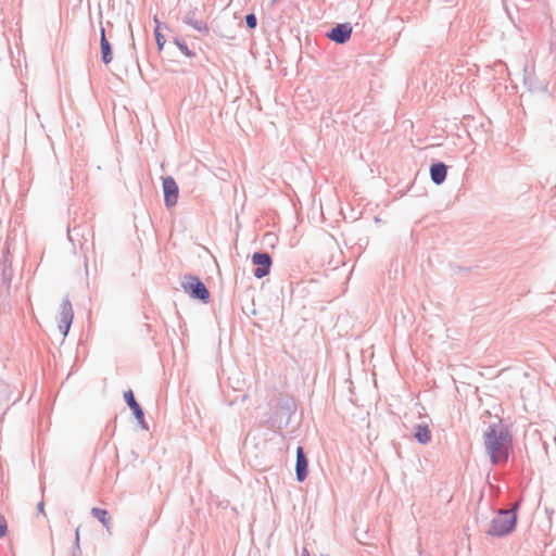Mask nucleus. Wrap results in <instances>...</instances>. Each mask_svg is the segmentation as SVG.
Segmentation results:
<instances>
[{"instance_id":"f257e3e1","label":"nucleus","mask_w":556,"mask_h":556,"mask_svg":"<svg viewBox=\"0 0 556 556\" xmlns=\"http://www.w3.org/2000/svg\"><path fill=\"white\" fill-rule=\"evenodd\" d=\"M511 444V438L503 427H490L484 435V445L492 463L506 460Z\"/></svg>"},{"instance_id":"f03ea898","label":"nucleus","mask_w":556,"mask_h":556,"mask_svg":"<svg viewBox=\"0 0 556 556\" xmlns=\"http://www.w3.org/2000/svg\"><path fill=\"white\" fill-rule=\"evenodd\" d=\"M516 526V514L513 510H501L492 520L489 533L502 536L509 533Z\"/></svg>"},{"instance_id":"7ed1b4c3","label":"nucleus","mask_w":556,"mask_h":556,"mask_svg":"<svg viewBox=\"0 0 556 556\" xmlns=\"http://www.w3.org/2000/svg\"><path fill=\"white\" fill-rule=\"evenodd\" d=\"M184 290L191 294V296L195 299H200L206 302L210 298V292L206 289L205 285L200 281L197 277H187L182 283Z\"/></svg>"},{"instance_id":"20e7f679","label":"nucleus","mask_w":556,"mask_h":556,"mask_svg":"<svg viewBox=\"0 0 556 556\" xmlns=\"http://www.w3.org/2000/svg\"><path fill=\"white\" fill-rule=\"evenodd\" d=\"M73 308L72 304L68 300H64L60 305V323L59 329L62 332L63 337H65L71 328L73 321Z\"/></svg>"},{"instance_id":"39448f33","label":"nucleus","mask_w":556,"mask_h":556,"mask_svg":"<svg viewBox=\"0 0 556 556\" xmlns=\"http://www.w3.org/2000/svg\"><path fill=\"white\" fill-rule=\"evenodd\" d=\"M163 191L166 206H174L178 201V186L173 177L163 178Z\"/></svg>"},{"instance_id":"423d86ee","label":"nucleus","mask_w":556,"mask_h":556,"mask_svg":"<svg viewBox=\"0 0 556 556\" xmlns=\"http://www.w3.org/2000/svg\"><path fill=\"white\" fill-rule=\"evenodd\" d=\"M252 261L254 265H256V269L254 271V276L256 278H263L269 273V268L271 265L270 256L266 253H254L252 256Z\"/></svg>"},{"instance_id":"0eeeda50","label":"nucleus","mask_w":556,"mask_h":556,"mask_svg":"<svg viewBox=\"0 0 556 556\" xmlns=\"http://www.w3.org/2000/svg\"><path fill=\"white\" fill-rule=\"evenodd\" d=\"M352 27L349 24L337 25L329 34V38L338 43H344L351 38Z\"/></svg>"},{"instance_id":"6e6552de","label":"nucleus","mask_w":556,"mask_h":556,"mask_svg":"<svg viewBox=\"0 0 556 556\" xmlns=\"http://www.w3.org/2000/svg\"><path fill=\"white\" fill-rule=\"evenodd\" d=\"M296 478L299 481H303L307 476V459L304 455L302 446L296 448Z\"/></svg>"},{"instance_id":"1a4fd4ad","label":"nucleus","mask_w":556,"mask_h":556,"mask_svg":"<svg viewBox=\"0 0 556 556\" xmlns=\"http://www.w3.org/2000/svg\"><path fill=\"white\" fill-rule=\"evenodd\" d=\"M125 401L127 402L128 406L132 410L135 417L138 419L139 422L143 421V412L140 407V405L137 403L134 393L131 390H128L124 393Z\"/></svg>"},{"instance_id":"9d476101","label":"nucleus","mask_w":556,"mask_h":556,"mask_svg":"<svg viewBox=\"0 0 556 556\" xmlns=\"http://www.w3.org/2000/svg\"><path fill=\"white\" fill-rule=\"evenodd\" d=\"M447 168L443 163L433 164L430 167V176L434 184L440 185L446 178Z\"/></svg>"},{"instance_id":"9b49d317","label":"nucleus","mask_w":556,"mask_h":556,"mask_svg":"<svg viewBox=\"0 0 556 556\" xmlns=\"http://www.w3.org/2000/svg\"><path fill=\"white\" fill-rule=\"evenodd\" d=\"M415 438L420 442L421 444H427L431 440V432L429 430V427L427 425H418L415 428Z\"/></svg>"},{"instance_id":"f8f14e48","label":"nucleus","mask_w":556,"mask_h":556,"mask_svg":"<svg viewBox=\"0 0 556 556\" xmlns=\"http://www.w3.org/2000/svg\"><path fill=\"white\" fill-rule=\"evenodd\" d=\"M101 52L103 62L105 64H109L112 61V55L111 47L109 41L106 40L104 28L101 29Z\"/></svg>"},{"instance_id":"ddd939ff","label":"nucleus","mask_w":556,"mask_h":556,"mask_svg":"<svg viewBox=\"0 0 556 556\" xmlns=\"http://www.w3.org/2000/svg\"><path fill=\"white\" fill-rule=\"evenodd\" d=\"M91 514L94 518L100 520L104 527L108 529L110 528V517L108 510L94 507L92 508Z\"/></svg>"},{"instance_id":"4468645a","label":"nucleus","mask_w":556,"mask_h":556,"mask_svg":"<svg viewBox=\"0 0 556 556\" xmlns=\"http://www.w3.org/2000/svg\"><path fill=\"white\" fill-rule=\"evenodd\" d=\"M245 23L249 28H255L256 27V17L254 14H248L245 16Z\"/></svg>"},{"instance_id":"2eb2a0df","label":"nucleus","mask_w":556,"mask_h":556,"mask_svg":"<svg viewBox=\"0 0 556 556\" xmlns=\"http://www.w3.org/2000/svg\"><path fill=\"white\" fill-rule=\"evenodd\" d=\"M190 25H192V27H194L199 31H203V33H207L208 31L207 25L205 23H203V22H194V23H190Z\"/></svg>"},{"instance_id":"dca6fc26","label":"nucleus","mask_w":556,"mask_h":556,"mask_svg":"<svg viewBox=\"0 0 556 556\" xmlns=\"http://www.w3.org/2000/svg\"><path fill=\"white\" fill-rule=\"evenodd\" d=\"M8 523L4 517L0 516V539L7 534Z\"/></svg>"},{"instance_id":"f3484780","label":"nucleus","mask_w":556,"mask_h":556,"mask_svg":"<svg viewBox=\"0 0 556 556\" xmlns=\"http://www.w3.org/2000/svg\"><path fill=\"white\" fill-rule=\"evenodd\" d=\"M155 39H156V42H157V46H159V49H162L164 43H165V39L164 37L160 34V30H159V26L155 28Z\"/></svg>"},{"instance_id":"a211bd4d","label":"nucleus","mask_w":556,"mask_h":556,"mask_svg":"<svg viewBox=\"0 0 556 556\" xmlns=\"http://www.w3.org/2000/svg\"><path fill=\"white\" fill-rule=\"evenodd\" d=\"M38 510H39L40 513H43V503H42V502H40V503L38 504Z\"/></svg>"},{"instance_id":"6ab92c4d","label":"nucleus","mask_w":556,"mask_h":556,"mask_svg":"<svg viewBox=\"0 0 556 556\" xmlns=\"http://www.w3.org/2000/svg\"><path fill=\"white\" fill-rule=\"evenodd\" d=\"M79 540V533H78V530L76 531V541Z\"/></svg>"}]
</instances>
